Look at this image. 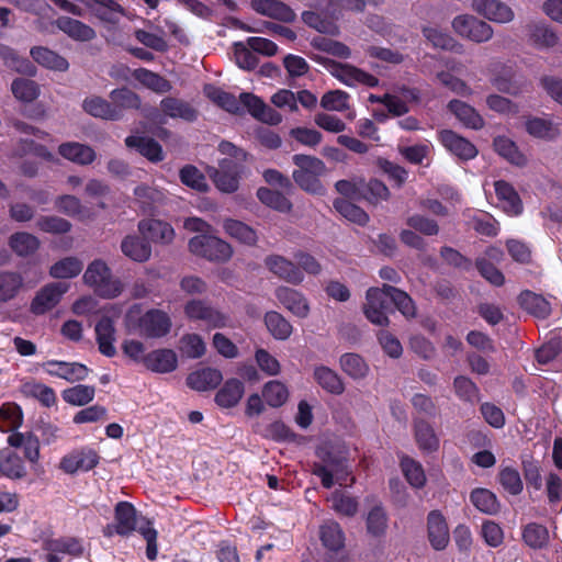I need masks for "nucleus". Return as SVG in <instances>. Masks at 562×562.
<instances>
[{
    "mask_svg": "<svg viewBox=\"0 0 562 562\" xmlns=\"http://www.w3.org/2000/svg\"><path fill=\"white\" fill-rule=\"evenodd\" d=\"M218 151L227 157L218 162V167H210L207 173L215 187L224 193H233L239 187L245 173L246 153L229 142H221Z\"/></svg>",
    "mask_w": 562,
    "mask_h": 562,
    "instance_id": "nucleus-1",
    "label": "nucleus"
},
{
    "mask_svg": "<svg viewBox=\"0 0 562 562\" xmlns=\"http://www.w3.org/2000/svg\"><path fill=\"white\" fill-rule=\"evenodd\" d=\"M124 326L128 334L158 339L170 333L172 321L162 310L150 308L143 313L140 304H133L125 314Z\"/></svg>",
    "mask_w": 562,
    "mask_h": 562,
    "instance_id": "nucleus-2",
    "label": "nucleus"
},
{
    "mask_svg": "<svg viewBox=\"0 0 562 562\" xmlns=\"http://www.w3.org/2000/svg\"><path fill=\"white\" fill-rule=\"evenodd\" d=\"M295 169L292 177L294 182L305 192L323 195L325 187L321 177L325 176L327 168L323 160L308 155H294L292 157Z\"/></svg>",
    "mask_w": 562,
    "mask_h": 562,
    "instance_id": "nucleus-3",
    "label": "nucleus"
},
{
    "mask_svg": "<svg viewBox=\"0 0 562 562\" xmlns=\"http://www.w3.org/2000/svg\"><path fill=\"white\" fill-rule=\"evenodd\" d=\"M82 278L87 285L105 299H114L123 291L121 280L112 276L111 269L101 259L90 262Z\"/></svg>",
    "mask_w": 562,
    "mask_h": 562,
    "instance_id": "nucleus-4",
    "label": "nucleus"
},
{
    "mask_svg": "<svg viewBox=\"0 0 562 562\" xmlns=\"http://www.w3.org/2000/svg\"><path fill=\"white\" fill-rule=\"evenodd\" d=\"M319 462L314 463L313 473L317 475L325 488H330L334 483L346 485L349 472L346 461L341 457L334 456L321 450L318 452Z\"/></svg>",
    "mask_w": 562,
    "mask_h": 562,
    "instance_id": "nucleus-5",
    "label": "nucleus"
},
{
    "mask_svg": "<svg viewBox=\"0 0 562 562\" xmlns=\"http://www.w3.org/2000/svg\"><path fill=\"white\" fill-rule=\"evenodd\" d=\"M189 249L196 256L218 262L227 261L233 255L231 245L212 234L198 235L191 238Z\"/></svg>",
    "mask_w": 562,
    "mask_h": 562,
    "instance_id": "nucleus-6",
    "label": "nucleus"
},
{
    "mask_svg": "<svg viewBox=\"0 0 562 562\" xmlns=\"http://www.w3.org/2000/svg\"><path fill=\"white\" fill-rule=\"evenodd\" d=\"M453 31L472 42L484 43L493 37V27L477 18L470 14H460L452 20Z\"/></svg>",
    "mask_w": 562,
    "mask_h": 562,
    "instance_id": "nucleus-7",
    "label": "nucleus"
},
{
    "mask_svg": "<svg viewBox=\"0 0 562 562\" xmlns=\"http://www.w3.org/2000/svg\"><path fill=\"white\" fill-rule=\"evenodd\" d=\"M389 285L383 288H370L366 294V303L363 305V313L368 321L378 326H386L389 318L386 310L390 303V295L386 291Z\"/></svg>",
    "mask_w": 562,
    "mask_h": 562,
    "instance_id": "nucleus-8",
    "label": "nucleus"
},
{
    "mask_svg": "<svg viewBox=\"0 0 562 562\" xmlns=\"http://www.w3.org/2000/svg\"><path fill=\"white\" fill-rule=\"evenodd\" d=\"M105 311L106 314L95 325V337L100 352L111 358L116 355L114 323L120 315V308L111 305Z\"/></svg>",
    "mask_w": 562,
    "mask_h": 562,
    "instance_id": "nucleus-9",
    "label": "nucleus"
},
{
    "mask_svg": "<svg viewBox=\"0 0 562 562\" xmlns=\"http://www.w3.org/2000/svg\"><path fill=\"white\" fill-rule=\"evenodd\" d=\"M184 314L189 319L204 322L210 328H223L228 325V317L204 301H189L184 305Z\"/></svg>",
    "mask_w": 562,
    "mask_h": 562,
    "instance_id": "nucleus-10",
    "label": "nucleus"
},
{
    "mask_svg": "<svg viewBox=\"0 0 562 562\" xmlns=\"http://www.w3.org/2000/svg\"><path fill=\"white\" fill-rule=\"evenodd\" d=\"M471 7L477 14L494 23L506 24L515 18L513 9L499 0H472Z\"/></svg>",
    "mask_w": 562,
    "mask_h": 562,
    "instance_id": "nucleus-11",
    "label": "nucleus"
},
{
    "mask_svg": "<svg viewBox=\"0 0 562 562\" xmlns=\"http://www.w3.org/2000/svg\"><path fill=\"white\" fill-rule=\"evenodd\" d=\"M438 139L450 154L461 160H471L477 156L476 147L470 140L453 131H440L438 133Z\"/></svg>",
    "mask_w": 562,
    "mask_h": 562,
    "instance_id": "nucleus-12",
    "label": "nucleus"
},
{
    "mask_svg": "<svg viewBox=\"0 0 562 562\" xmlns=\"http://www.w3.org/2000/svg\"><path fill=\"white\" fill-rule=\"evenodd\" d=\"M330 74L337 78L340 82L346 86H367V87H375L379 83L376 77L350 65L337 63L334 64L330 68Z\"/></svg>",
    "mask_w": 562,
    "mask_h": 562,
    "instance_id": "nucleus-13",
    "label": "nucleus"
},
{
    "mask_svg": "<svg viewBox=\"0 0 562 562\" xmlns=\"http://www.w3.org/2000/svg\"><path fill=\"white\" fill-rule=\"evenodd\" d=\"M68 284L54 282L45 285L34 297L31 310L35 314H44L58 304L63 294L68 291Z\"/></svg>",
    "mask_w": 562,
    "mask_h": 562,
    "instance_id": "nucleus-14",
    "label": "nucleus"
},
{
    "mask_svg": "<svg viewBox=\"0 0 562 562\" xmlns=\"http://www.w3.org/2000/svg\"><path fill=\"white\" fill-rule=\"evenodd\" d=\"M240 109L244 106L257 120L271 125L279 124L282 121L281 115L268 106L259 97L244 92L239 95Z\"/></svg>",
    "mask_w": 562,
    "mask_h": 562,
    "instance_id": "nucleus-15",
    "label": "nucleus"
},
{
    "mask_svg": "<svg viewBox=\"0 0 562 562\" xmlns=\"http://www.w3.org/2000/svg\"><path fill=\"white\" fill-rule=\"evenodd\" d=\"M265 263L273 274L289 283L300 284L304 280V274L300 268L282 256H268Z\"/></svg>",
    "mask_w": 562,
    "mask_h": 562,
    "instance_id": "nucleus-16",
    "label": "nucleus"
},
{
    "mask_svg": "<svg viewBox=\"0 0 562 562\" xmlns=\"http://www.w3.org/2000/svg\"><path fill=\"white\" fill-rule=\"evenodd\" d=\"M43 369L47 374L69 382L85 380L88 375V368L78 362L49 360L43 363Z\"/></svg>",
    "mask_w": 562,
    "mask_h": 562,
    "instance_id": "nucleus-17",
    "label": "nucleus"
},
{
    "mask_svg": "<svg viewBox=\"0 0 562 562\" xmlns=\"http://www.w3.org/2000/svg\"><path fill=\"white\" fill-rule=\"evenodd\" d=\"M276 297L288 311L300 318H305L310 314L306 296L295 289L279 286L276 290Z\"/></svg>",
    "mask_w": 562,
    "mask_h": 562,
    "instance_id": "nucleus-18",
    "label": "nucleus"
},
{
    "mask_svg": "<svg viewBox=\"0 0 562 562\" xmlns=\"http://www.w3.org/2000/svg\"><path fill=\"white\" fill-rule=\"evenodd\" d=\"M144 367L156 373H170L178 367V356L168 348L156 349L146 355Z\"/></svg>",
    "mask_w": 562,
    "mask_h": 562,
    "instance_id": "nucleus-19",
    "label": "nucleus"
},
{
    "mask_svg": "<svg viewBox=\"0 0 562 562\" xmlns=\"http://www.w3.org/2000/svg\"><path fill=\"white\" fill-rule=\"evenodd\" d=\"M251 8L261 15L281 22L289 23L295 19L294 11L280 0H251Z\"/></svg>",
    "mask_w": 562,
    "mask_h": 562,
    "instance_id": "nucleus-20",
    "label": "nucleus"
},
{
    "mask_svg": "<svg viewBox=\"0 0 562 562\" xmlns=\"http://www.w3.org/2000/svg\"><path fill=\"white\" fill-rule=\"evenodd\" d=\"M491 82L497 90L512 95H518L522 91V82L515 78L512 67L506 65L494 66Z\"/></svg>",
    "mask_w": 562,
    "mask_h": 562,
    "instance_id": "nucleus-21",
    "label": "nucleus"
},
{
    "mask_svg": "<svg viewBox=\"0 0 562 562\" xmlns=\"http://www.w3.org/2000/svg\"><path fill=\"white\" fill-rule=\"evenodd\" d=\"M138 231L145 237L155 243L168 244L175 237V231L170 224L159 220H143L138 223Z\"/></svg>",
    "mask_w": 562,
    "mask_h": 562,
    "instance_id": "nucleus-22",
    "label": "nucleus"
},
{
    "mask_svg": "<svg viewBox=\"0 0 562 562\" xmlns=\"http://www.w3.org/2000/svg\"><path fill=\"white\" fill-rule=\"evenodd\" d=\"M494 187L498 204L504 212L510 216L519 215L522 212V203L514 188L503 180L496 181Z\"/></svg>",
    "mask_w": 562,
    "mask_h": 562,
    "instance_id": "nucleus-23",
    "label": "nucleus"
},
{
    "mask_svg": "<svg viewBox=\"0 0 562 562\" xmlns=\"http://www.w3.org/2000/svg\"><path fill=\"white\" fill-rule=\"evenodd\" d=\"M137 513L135 507L127 502H120L115 506V532L120 536H128L136 530Z\"/></svg>",
    "mask_w": 562,
    "mask_h": 562,
    "instance_id": "nucleus-24",
    "label": "nucleus"
},
{
    "mask_svg": "<svg viewBox=\"0 0 562 562\" xmlns=\"http://www.w3.org/2000/svg\"><path fill=\"white\" fill-rule=\"evenodd\" d=\"M223 380L222 372L214 368H203L190 373L187 384L192 390L202 392L215 389Z\"/></svg>",
    "mask_w": 562,
    "mask_h": 562,
    "instance_id": "nucleus-25",
    "label": "nucleus"
},
{
    "mask_svg": "<svg viewBox=\"0 0 562 562\" xmlns=\"http://www.w3.org/2000/svg\"><path fill=\"white\" fill-rule=\"evenodd\" d=\"M428 538L436 550L445 549L449 542L448 526L439 512H431L428 515Z\"/></svg>",
    "mask_w": 562,
    "mask_h": 562,
    "instance_id": "nucleus-26",
    "label": "nucleus"
},
{
    "mask_svg": "<svg viewBox=\"0 0 562 562\" xmlns=\"http://www.w3.org/2000/svg\"><path fill=\"white\" fill-rule=\"evenodd\" d=\"M245 393L244 383L235 378L228 379L217 391L215 402L223 408L236 406Z\"/></svg>",
    "mask_w": 562,
    "mask_h": 562,
    "instance_id": "nucleus-27",
    "label": "nucleus"
},
{
    "mask_svg": "<svg viewBox=\"0 0 562 562\" xmlns=\"http://www.w3.org/2000/svg\"><path fill=\"white\" fill-rule=\"evenodd\" d=\"M82 109L91 116L117 121L121 119V112L113 108L111 102L98 95L87 97L82 102Z\"/></svg>",
    "mask_w": 562,
    "mask_h": 562,
    "instance_id": "nucleus-28",
    "label": "nucleus"
},
{
    "mask_svg": "<svg viewBox=\"0 0 562 562\" xmlns=\"http://www.w3.org/2000/svg\"><path fill=\"white\" fill-rule=\"evenodd\" d=\"M160 109L164 114L171 119H181L187 122H193L198 119V111L190 103L177 98L162 99Z\"/></svg>",
    "mask_w": 562,
    "mask_h": 562,
    "instance_id": "nucleus-29",
    "label": "nucleus"
},
{
    "mask_svg": "<svg viewBox=\"0 0 562 562\" xmlns=\"http://www.w3.org/2000/svg\"><path fill=\"white\" fill-rule=\"evenodd\" d=\"M528 41L538 48H550L558 43V36L546 22H530L526 26Z\"/></svg>",
    "mask_w": 562,
    "mask_h": 562,
    "instance_id": "nucleus-30",
    "label": "nucleus"
},
{
    "mask_svg": "<svg viewBox=\"0 0 562 562\" xmlns=\"http://www.w3.org/2000/svg\"><path fill=\"white\" fill-rule=\"evenodd\" d=\"M313 378L323 390L330 394L339 395L345 391L342 379L326 366H316L313 370Z\"/></svg>",
    "mask_w": 562,
    "mask_h": 562,
    "instance_id": "nucleus-31",
    "label": "nucleus"
},
{
    "mask_svg": "<svg viewBox=\"0 0 562 562\" xmlns=\"http://www.w3.org/2000/svg\"><path fill=\"white\" fill-rule=\"evenodd\" d=\"M414 431L416 443L422 451L430 453L439 449V438L428 422L416 419Z\"/></svg>",
    "mask_w": 562,
    "mask_h": 562,
    "instance_id": "nucleus-32",
    "label": "nucleus"
},
{
    "mask_svg": "<svg viewBox=\"0 0 562 562\" xmlns=\"http://www.w3.org/2000/svg\"><path fill=\"white\" fill-rule=\"evenodd\" d=\"M60 156L78 165H89L95 159L94 150L80 143H64L58 147Z\"/></svg>",
    "mask_w": 562,
    "mask_h": 562,
    "instance_id": "nucleus-33",
    "label": "nucleus"
},
{
    "mask_svg": "<svg viewBox=\"0 0 562 562\" xmlns=\"http://www.w3.org/2000/svg\"><path fill=\"white\" fill-rule=\"evenodd\" d=\"M448 109L467 127L479 130L484 125L482 116L475 109L463 101L452 100L449 102Z\"/></svg>",
    "mask_w": 562,
    "mask_h": 562,
    "instance_id": "nucleus-34",
    "label": "nucleus"
},
{
    "mask_svg": "<svg viewBox=\"0 0 562 562\" xmlns=\"http://www.w3.org/2000/svg\"><path fill=\"white\" fill-rule=\"evenodd\" d=\"M521 307L537 318H547L551 314V304L543 296L530 291L519 295Z\"/></svg>",
    "mask_w": 562,
    "mask_h": 562,
    "instance_id": "nucleus-35",
    "label": "nucleus"
},
{
    "mask_svg": "<svg viewBox=\"0 0 562 562\" xmlns=\"http://www.w3.org/2000/svg\"><path fill=\"white\" fill-rule=\"evenodd\" d=\"M525 126L528 134L532 137L547 140L554 139L560 133L558 124L543 117H528L525 122Z\"/></svg>",
    "mask_w": 562,
    "mask_h": 562,
    "instance_id": "nucleus-36",
    "label": "nucleus"
},
{
    "mask_svg": "<svg viewBox=\"0 0 562 562\" xmlns=\"http://www.w3.org/2000/svg\"><path fill=\"white\" fill-rule=\"evenodd\" d=\"M122 252L137 262H145L150 258V246L137 236L128 235L121 243Z\"/></svg>",
    "mask_w": 562,
    "mask_h": 562,
    "instance_id": "nucleus-37",
    "label": "nucleus"
},
{
    "mask_svg": "<svg viewBox=\"0 0 562 562\" xmlns=\"http://www.w3.org/2000/svg\"><path fill=\"white\" fill-rule=\"evenodd\" d=\"M56 24L59 30L76 41H90L95 36L93 29L71 18L61 16L57 19Z\"/></svg>",
    "mask_w": 562,
    "mask_h": 562,
    "instance_id": "nucleus-38",
    "label": "nucleus"
},
{
    "mask_svg": "<svg viewBox=\"0 0 562 562\" xmlns=\"http://www.w3.org/2000/svg\"><path fill=\"white\" fill-rule=\"evenodd\" d=\"M31 56L37 64L52 70L66 71L69 67L68 61L63 56L46 47L32 48Z\"/></svg>",
    "mask_w": 562,
    "mask_h": 562,
    "instance_id": "nucleus-39",
    "label": "nucleus"
},
{
    "mask_svg": "<svg viewBox=\"0 0 562 562\" xmlns=\"http://www.w3.org/2000/svg\"><path fill=\"white\" fill-rule=\"evenodd\" d=\"M0 472L11 480H19L26 475L23 460L13 451H3L0 454Z\"/></svg>",
    "mask_w": 562,
    "mask_h": 562,
    "instance_id": "nucleus-40",
    "label": "nucleus"
},
{
    "mask_svg": "<svg viewBox=\"0 0 562 562\" xmlns=\"http://www.w3.org/2000/svg\"><path fill=\"white\" fill-rule=\"evenodd\" d=\"M495 151L516 166H524L527 162L526 156L518 149L517 145L506 136H498L494 139Z\"/></svg>",
    "mask_w": 562,
    "mask_h": 562,
    "instance_id": "nucleus-41",
    "label": "nucleus"
},
{
    "mask_svg": "<svg viewBox=\"0 0 562 562\" xmlns=\"http://www.w3.org/2000/svg\"><path fill=\"white\" fill-rule=\"evenodd\" d=\"M204 93L212 102L227 112L234 114L240 113V99H237L234 94L212 85L205 86Z\"/></svg>",
    "mask_w": 562,
    "mask_h": 562,
    "instance_id": "nucleus-42",
    "label": "nucleus"
},
{
    "mask_svg": "<svg viewBox=\"0 0 562 562\" xmlns=\"http://www.w3.org/2000/svg\"><path fill=\"white\" fill-rule=\"evenodd\" d=\"M133 77L147 89L156 93L169 92L172 88L171 83L162 76L145 68L135 69Z\"/></svg>",
    "mask_w": 562,
    "mask_h": 562,
    "instance_id": "nucleus-43",
    "label": "nucleus"
},
{
    "mask_svg": "<svg viewBox=\"0 0 562 562\" xmlns=\"http://www.w3.org/2000/svg\"><path fill=\"white\" fill-rule=\"evenodd\" d=\"M470 502L483 514L495 515L499 510L496 495L487 488H474L470 494Z\"/></svg>",
    "mask_w": 562,
    "mask_h": 562,
    "instance_id": "nucleus-44",
    "label": "nucleus"
},
{
    "mask_svg": "<svg viewBox=\"0 0 562 562\" xmlns=\"http://www.w3.org/2000/svg\"><path fill=\"white\" fill-rule=\"evenodd\" d=\"M9 245L18 256L27 257L38 249L40 240L30 233L19 232L10 237Z\"/></svg>",
    "mask_w": 562,
    "mask_h": 562,
    "instance_id": "nucleus-45",
    "label": "nucleus"
},
{
    "mask_svg": "<svg viewBox=\"0 0 562 562\" xmlns=\"http://www.w3.org/2000/svg\"><path fill=\"white\" fill-rule=\"evenodd\" d=\"M340 369L350 378L363 379L369 373V366L364 359L357 353H345L339 359Z\"/></svg>",
    "mask_w": 562,
    "mask_h": 562,
    "instance_id": "nucleus-46",
    "label": "nucleus"
},
{
    "mask_svg": "<svg viewBox=\"0 0 562 562\" xmlns=\"http://www.w3.org/2000/svg\"><path fill=\"white\" fill-rule=\"evenodd\" d=\"M127 147H135L143 156L151 161L162 160V150L160 145L146 137L128 136L125 139Z\"/></svg>",
    "mask_w": 562,
    "mask_h": 562,
    "instance_id": "nucleus-47",
    "label": "nucleus"
},
{
    "mask_svg": "<svg viewBox=\"0 0 562 562\" xmlns=\"http://www.w3.org/2000/svg\"><path fill=\"white\" fill-rule=\"evenodd\" d=\"M302 19L305 24L315 29L319 33L337 35L339 32L335 22L337 16L330 15V18H328L317 12L307 11L302 14Z\"/></svg>",
    "mask_w": 562,
    "mask_h": 562,
    "instance_id": "nucleus-48",
    "label": "nucleus"
},
{
    "mask_svg": "<svg viewBox=\"0 0 562 562\" xmlns=\"http://www.w3.org/2000/svg\"><path fill=\"white\" fill-rule=\"evenodd\" d=\"M23 285V278L13 271L0 272V302H7L16 296Z\"/></svg>",
    "mask_w": 562,
    "mask_h": 562,
    "instance_id": "nucleus-49",
    "label": "nucleus"
},
{
    "mask_svg": "<svg viewBox=\"0 0 562 562\" xmlns=\"http://www.w3.org/2000/svg\"><path fill=\"white\" fill-rule=\"evenodd\" d=\"M110 99L112 106L121 112V119L123 117L124 111L136 110L140 106L139 97L127 88L111 91Z\"/></svg>",
    "mask_w": 562,
    "mask_h": 562,
    "instance_id": "nucleus-50",
    "label": "nucleus"
},
{
    "mask_svg": "<svg viewBox=\"0 0 562 562\" xmlns=\"http://www.w3.org/2000/svg\"><path fill=\"white\" fill-rule=\"evenodd\" d=\"M83 268V263L77 257H66L55 262L49 274L56 279H70L77 277Z\"/></svg>",
    "mask_w": 562,
    "mask_h": 562,
    "instance_id": "nucleus-51",
    "label": "nucleus"
},
{
    "mask_svg": "<svg viewBox=\"0 0 562 562\" xmlns=\"http://www.w3.org/2000/svg\"><path fill=\"white\" fill-rule=\"evenodd\" d=\"M134 195L144 211L150 210L156 204H161L166 199L164 191L146 184L137 186L134 189Z\"/></svg>",
    "mask_w": 562,
    "mask_h": 562,
    "instance_id": "nucleus-52",
    "label": "nucleus"
},
{
    "mask_svg": "<svg viewBox=\"0 0 562 562\" xmlns=\"http://www.w3.org/2000/svg\"><path fill=\"white\" fill-rule=\"evenodd\" d=\"M262 397L269 406L280 407L288 401L289 390L281 381L272 380L263 385Z\"/></svg>",
    "mask_w": 562,
    "mask_h": 562,
    "instance_id": "nucleus-53",
    "label": "nucleus"
},
{
    "mask_svg": "<svg viewBox=\"0 0 562 562\" xmlns=\"http://www.w3.org/2000/svg\"><path fill=\"white\" fill-rule=\"evenodd\" d=\"M265 324L276 339L285 340L292 334V325L278 312H268L265 316Z\"/></svg>",
    "mask_w": 562,
    "mask_h": 562,
    "instance_id": "nucleus-54",
    "label": "nucleus"
},
{
    "mask_svg": "<svg viewBox=\"0 0 562 562\" xmlns=\"http://www.w3.org/2000/svg\"><path fill=\"white\" fill-rule=\"evenodd\" d=\"M22 392L26 396L38 400L46 407L53 406L56 403V394L54 390L36 381L23 383Z\"/></svg>",
    "mask_w": 562,
    "mask_h": 562,
    "instance_id": "nucleus-55",
    "label": "nucleus"
},
{
    "mask_svg": "<svg viewBox=\"0 0 562 562\" xmlns=\"http://www.w3.org/2000/svg\"><path fill=\"white\" fill-rule=\"evenodd\" d=\"M321 540L326 548L337 551L344 547L345 537L340 526L329 520L321 527Z\"/></svg>",
    "mask_w": 562,
    "mask_h": 562,
    "instance_id": "nucleus-56",
    "label": "nucleus"
},
{
    "mask_svg": "<svg viewBox=\"0 0 562 562\" xmlns=\"http://www.w3.org/2000/svg\"><path fill=\"white\" fill-rule=\"evenodd\" d=\"M224 229L232 238H235L243 244L254 245L257 241L256 232L243 222L226 220L224 223Z\"/></svg>",
    "mask_w": 562,
    "mask_h": 562,
    "instance_id": "nucleus-57",
    "label": "nucleus"
},
{
    "mask_svg": "<svg viewBox=\"0 0 562 562\" xmlns=\"http://www.w3.org/2000/svg\"><path fill=\"white\" fill-rule=\"evenodd\" d=\"M0 57L3 63L10 69L25 75H34L35 68L31 64V61L26 58L20 57L13 49L10 47L1 46L0 47Z\"/></svg>",
    "mask_w": 562,
    "mask_h": 562,
    "instance_id": "nucleus-58",
    "label": "nucleus"
},
{
    "mask_svg": "<svg viewBox=\"0 0 562 562\" xmlns=\"http://www.w3.org/2000/svg\"><path fill=\"white\" fill-rule=\"evenodd\" d=\"M456 395L463 402L474 404L480 400V390L471 379L458 375L453 381Z\"/></svg>",
    "mask_w": 562,
    "mask_h": 562,
    "instance_id": "nucleus-59",
    "label": "nucleus"
},
{
    "mask_svg": "<svg viewBox=\"0 0 562 562\" xmlns=\"http://www.w3.org/2000/svg\"><path fill=\"white\" fill-rule=\"evenodd\" d=\"M94 387L85 384H77L63 391V398L66 403L82 406L90 403L94 397Z\"/></svg>",
    "mask_w": 562,
    "mask_h": 562,
    "instance_id": "nucleus-60",
    "label": "nucleus"
},
{
    "mask_svg": "<svg viewBox=\"0 0 562 562\" xmlns=\"http://www.w3.org/2000/svg\"><path fill=\"white\" fill-rule=\"evenodd\" d=\"M522 538L530 548L541 549L548 544L549 531L542 525L530 522L524 528Z\"/></svg>",
    "mask_w": 562,
    "mask_h": 562,
    "instance_id": "nucleus-61",
    "label": "nucleus"
},
{
    "mask_svg": "<svg viewBox=\"0 0 562 562\" xmlns=\"http://www.w3.org/2000/svg\"><path fill=\"white\" fill-rule=\"evenodd\" d=\"M55 207L68 215V216H77L80 220L87 218L88 210L82 206L80 200L75 195H60L55 200Z\"/></svg>",
    "mask_w": 562,
    "mask_h": 562,
    "instance_id": "nucleus-62",
    "label": "nucleus"
},
{
    "mask_svg": "<svg viewBox=\"0 0 562 562\" xmlns=\"http://www.w3.org/2000/svg\"><path fill=\"white\" fill-rule=\"evenodd\" d=\"M402 471L414 487H423L426 483V475L422 464L409 457H404L401 460Z\"/></svg>",
    "mask_w": 562,
    "mask_h": 562,
    "instance_id": "nucleus-63",
    "label": "nucleus"
},
{
    "mask_svg": "<svg viewBox=\"0 0 562 562\" xmlns=\"http://www.w3.org/2000/svg\"><path fill=\"white\" fill-rule=\"evenodd\" d=\"M562 351V331L553 333L551 338L537 350L536 359L539 364H547Z\"/></svg>",
    "mask_w": 562,
    "mask_h": 562,
    "instance_id": "nucleus-64",
    "label": "nucleus"
}]
</instances>
